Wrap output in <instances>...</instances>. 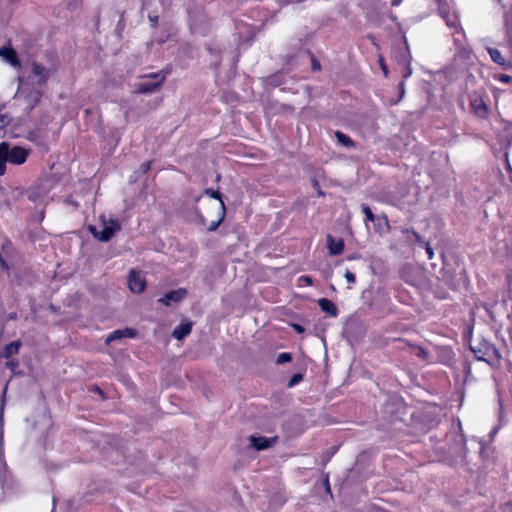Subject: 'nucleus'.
<instances>
[{
    "label": "nucleus",
    "instance_id": "obj_1",
    "mask_svg": "<svg viewBox=\"0 0 512 512\" xmlns=\"http://www.w3.org/2000/svg\"><path fill=\"white\" fill-rule=\"evenodd\" d=\"M28 156V151L20 146L11 147L7 142L0 143V175L6 172V163L12 165L23 164Z\"/></svg>",
    "mask_w": 512,
    "mask_h": 512
},
{
    "label": "nucleus",
    "instance_id": "obj_2",
    "mask_svg": "<svg viewBox=\"0 0 512 512\" xmlns=\"http://www.w3.org/2000/svg\"><path fill=\"white\" fill-rule=\"evenodd\" d=\"M204 194L210 197V208L213 210L214 219L209 223L208 230L215 231L225 218L226 208L218 191L206 189Z\"/></svg>",
    "mask_w": 512,
    "mask_h": 512
},
{
    "label": "nucleus",
    "instance_id": "obj_3",
    "mask_svg": "<svg viewBox=\"0 0 512 512\" xmlns=\"http://www.w3.org/2000/svg\"><path fill=\"white\" fill-rule=\"evenodd\" d=\"M471 350L478 360L491 365L498 363L501 359V354L498 349L486 340H482L476 345L471 346Z\"/></svg>",
    "mask_w": 512,
    "mask_h": 512
},
{
    "label": "nucleus",
    "instance_id": "obj_4",
    "mask_svg": "<svg viewBox=\"0 0 512 512\" xmlns=\"http://www.w3.org/2000/svg\"><path fill=\"white\" fill-rule=\"evenodd\" d=\"M89 230L95 238L106 242L111 239L115 232L120 230V224L117 220L102 218L99 228L97 226H90Z\"/></svg>",
    "mask_w": 512,
    "mask_h": 512
},
{
    "label": "nucleus",
    "instance_id": "obj_5",
    "mask_svg": "<svg viewBox=\"0 0 512 512\" xmlns=\"http://www.w3.org/2000/svg\"><path fill=\"white\" fill-rule=\"evenodd\" d=\"M166 78L162 73H151L142 76L143 81L135 85V92L138 94H149L156 91Z\"/></svg>",
    "mask_w": 512,
    "mask_h": 512
},
{
    "label": "nucleus",
    "instance_id": "obj_6",
    "mask_svg": "<svg viewBox=\"0 0 512 512\" xmlns=\"http://www.w3.org/2000/svg\"><path fill=\"white\" fill-rule=\"evenodd\" d=\"M439 13L449 28L454 29L457 33H460L465 37L464 31L459 22V16L455 11L451 12L444 7H440Z\"/></svg>",
    "mask_w": 512,
    "mask_h": 512
},
{
    "label": "nucleus",
    "instance_id": "obj_7",
    "mask_svg": "<svg viewBox=\"0 0 512 512\" xmlns=\"http://www.w3.org/2000/svg\"><path fill=\"white\" fill-rule=\"evenodd\" d=\"M128 287L133 293H142L146 287V280L140 271L131 270L128 276Z\"/></svg>",
    "mask_w": 512,
    "mask_h": 512
},
{
    "label": "nucleus",
    "instance_id": "obj_8",
    "mask_svg": "<svg viewBox=\"0 0 512 512\" xmlns=\"http://www.w3.org/2000/svg\"><path fill=\"white\" fill-rule=\"evenodd\" d=\"M278 437H265L251 435L249 437L250 446L257 451L265 450L272 447L277 442Z\"/></svg>",
    "mask_w": 512,
    "mask_h": 512
},
{
    "label": "nucleus",
    "instance_id": "obj_9",
    "mask_svg": "<svg viewBox=\"0 0 512 512\" xmlns=\"http://www.w3.org/2000/svg\"><path fill=\"white\" fill-rule=\"evenodd\" d=\"M187 295V290L185 288H179L176 290L169 291L161 297L158 302L165 306H169L172 302L178 303L183 300Z\"/></svg>",
    "mask_w": 512,
    "mask_h": 512
},
{
    "label": "nucleus",
    "instance_id": "obj_10",
    "mask_svg": "<svg viewBox=\"0 0 512 512\" xmlns=\"http://www.w3.org/2000/svg\"><path fill=\"white\" fill-rule=\"evenodd\" d=\"M470 105L478 116L485 117L488 114V107L480 96H471Z\"/></svg>",
    "mask_w": 512,
    "mask_h": 512
},
{
    "label": "nucleus",
    "instance_id": "obj_11",
    "mask_svg": "<svg viewBox=\"0 0 512 512\" xmlns=\"http://www.w3.org/2000/svg\"><path fill=\"white\" fill-rule=\"evenodd\" d=\"M136 336V331L133 329H122V330H115L112 333H110L105 342L106 344L111 343L114 340L122 339L124 337L126 338H134Z\"/></svg>",
    "mask_w": 512,
    "mask_h": 512
},
{
    "label": "nucleus",
    "instance_id": "obj_12",
    "mask_svg": "<svg viewBox=\"0 0 512 512\" xmlns=\"http://www.w3.org/2000/svg\"><path fill=\"white\" fill-rule=\"evenodd\" d=\"M327 248L330 255H339L343 252L344 242L342 239L335 240L331 235L327 236Z\"/></svg>",
    "mask_w": 512,
    "mask_h": 512
},
{
    "label": "nucleus",
    "instance_id": "obj_13",
    "mask_svg": "<svg viewBox=\"0 0 512 512\" xmlns=\"http://www.w3.org/2000/svg\"><path fill=\"white\" fill-rule=\"evenodd\" d=\"M192 329V323L189 321L181 322L172 332V336L177 340H182L188 336Z\"/></svg>",
    "mask_w": 512,
    "mask_h": 512
},
{
    "label": "nucleus",
    "instance_id": "obj_14",
    "mask_svg": "<svg viewBox=\"0 0 512 512\" xmlns=\"http://www.w3.org/2000/svg\"><path fill=\"white\" fill-rule=\"evenodd\" d=\"M0 56H2L11 66L20 67V62L14 49L2 47L0 48Z\"/></svg>",
    "mask_w": 512,
    "mask_h": 512
},
{
    "label": "nucleus",
    "instance_id": "obj_15",
    "mask_svg": "<svg viewBox=\"0 0 512 512\" xmlns=\"http://www.w3.org/2000/svg\"><path fill=\"white\" fill-rule=\"evenodd\" d=\"M317 303L321 310L331 317H336L338 315V309L332 301L326 298H321L317 301Z\"/></svg>",
    "mask_w": 512,
    "mask_h": 512
},
{
    "label": "nucleus",
    "instance_id": "obj_16",
    "mask_svg": "<svg viewBox=\"0 0 512 512\" xmlns=\"http://www.w3.org/2000/svg\"><path fill=\"white\" fill-rule=\"evenodd\" d=\"M32 73L38 77L37 84L39 85L44 84L49 77V70L37 63L32 64Z\"/></svg>",
    "mask_w": 512,
    "mask_h": 512
},
{
    "label": "nucleus",
    "instance_id": "obj_17",
    "mask_svg": "<svg viewBox=\"0 0 512 512\" xmlns=\"http://www.w3.org/2000/svg\"><path fill=\"white\" fill-rule=\"evenodd\" d=\"M486 50H487L488 54L490 55L491 60L494 63H496L500 66L506 65V60L498 49L492 48V47H487Z\"/></svg>",
    "mask_w": 512,
    "mask_h": 512
},
{
    "label": "nucleus",
    "instance_id": "obj_18",
    "mask_svg": "<svg viewBox=\"0 0 512 512\" xmlns=\"http://www.w3.org/2000/svg\"><path fill=\"white\" fill-rule=\"evenodd\" d=\"M21 347V342L20 341H13L9 344H7L4 349H3V352H2V356L4 358H9L11 357L12 355H15L18 353L19 349Z\"/></svg>",
    "mask_w": 512,
    "mask_h": 512
},
{
    "label": "nucleus",
    "instance_id": "obj_19",
    "mask_svg": "<svg viewBox=\"0 0 512 512\" xmlns=\"http://www.w3.org/2000/svg\"><path fill=\"white\" fill-rule=\"evenodd\" d=\"M412 353L417 356L418 358H421L422 360L427 361L429 358V353L426 349H424L421 346H411Z\"/></svg>",
    "mask_w": 512,
    "mask_h": 512
},
{
    "label": "nucleus",
    "instance_id": "obj_20",
    "mask_svg": "<svg viewBox=\"0 0 512 512\" xmlns=\"http://www.w3.org/2000/svg\"><path fill=\"white\" fill-rule=\"evenodd\" d=\"M335 135L339 143L343 144L344 146L349 147L353 145L352 140L342 132H336Z\"/></svg>",
    "mask_w": 512,
    "mask_h": 512
},
{
    "label": "nucleus",
    "instance_id": "obj_21",
    "mask_svg": "<svg viewBox=\"0 0 512 512\" xmlns=\"http://www.w3.org/2000/svg\"><path fill=\"white\" fill-rule=\"evenodd\" d=\"M292 359V356L290 353H287V352H283V353H280L278 356H277V359H276V363L281 365V364H284V363H287V362H290Z\"/></svg>",
    "mask_w": 512,
    "mask_h": 512
},
{
    "label": "nucleus",
    "instance_id": "obj_22",
    "mask_svg": "<svg viewBox=\"0 0 512 512\" xmlns=\"http://www.w3.org/2000/svg\"><path fill=\"white\" fill-rule=\"evenodd\" d=\"M361 208H362L363 213L365 214L366 221L373 222L375 217H374V214L372 213L371 209L367 205H362Z\"/></svg>",
    "mask_w": 512,
    "mask_h": 512
},
{
    "label": "nucleus",
    "instance_id": "obj_23",
    "mask_svg": "<svg viewBox=\"0 0 512 512\" xmlns=\"http://www.w3.org/2000/svg\"><path fill=\"white\" fill-rule=\"evenodd\" d=\"M302 380V375L301 374H294L290 380H289V383H288V387H293L295 386L296 384H298L300 381Z\"/></svg>",
    "mask_w": 512,
    "mask_h": 512
},
{
    "label": "nucleus",
    "instance_id": "obj_24",
    "mask_svg": "<svg viewBox=\"0 0 512 512\" xmlns=\"http://www.w3.org/2000/svg\"><path fill=\"white\" fill-rule=\"evenodd\" d=\"M344 277L349 284H354L356 281L355 275L349 270H346Z\"/></svg>",
    "mask_w": 512,
    "mask_h": 512
},
{
    "label": "nucleus",
    "instance_id": "obj_25",
    "mask_svg": "<svg viewBox=\"0 0 512 512\" xmlns=\"http://www.w3.org/2000/svg\"><path fill=\"white\" fill-rule=\"evenodd\" d=\"M379 65H380V68L384 74L385 77L388 76V68L384 62V59L382 57H379Z\"/></svg>",
    "mask_w": 512,
    "mask_h": 512
},
{
    "label": "nucleus",
    "instance_id": "obj_26",
    "mask_svg": "<svg viewBox=\"0 0 512 512\" xmlns=\"http://www.w3.org/2000/svg\"><path fill=\"white\" fill-rule=\"evenodd\" d=\"M411 74H412V69H411L410 65L408 64L403 71V75H402L403 80L408 79L411 76Z\"/></svg>",
    "mask_w": 512,
    "mask_h": 512
},
{
    "label": "nucleus",
    "instance_id": "obj_27",
    "mask_svg": "<svg viewBox=\"0 0 512 512\" xmlns=\"http://www.w3.org/2000/svg\"><path fill=\"white\" fill-rule=\"evenodd\" d=\"M507 304V300L503 301V304L499 305V319H501L505 314V306Z\"/></svg>",
    "mask_w": 512,
    "mask_h": 512
},
{
    "label": "nucleus",
    "instance_id": "obj_28",
    "mask_svg": "<svg viewBox=\"0 0 512 512\" xmlns=\"http://www.w3.org/2000/svg\"><path fill=\"white\" fill-rule=\"evenodd\" d=\"M300 281H303L306 285L312 284V279L309 276H301Z\"/></svg>",
    "mask_w": 512,
    "mask_h": 512
},
{
    "label": "nucleus",
    "instance_id": "obj_29",
    "mask_svg": "<svg viewBox=\"0 0 512 512\" xmlns=\"http://www.w3.org/2000/svg\"><path fill=\"white\" fill-rule=\"evenodd\" d=\"M426 253H427L429 259L433 258L434 252L429 244L426 245Z\"/></svg>",
    "mask_w": 512,
    "mask_h": 512
},
{
    "label": "nucleus",
    "instance_id": "obj_30",
    "mask_svg": "<svg viewBox=\"0 0 512 512\" xmlns=\"http://www.w3.org/2000/svg\"><path fill=\"white\" fill-rule=\"evenodd\" d=\"M400 98H403L405 94V83L404 80L399 84Z\"/></svg>",
    "mask_w": 512,
    "mask_h": 512
},
{
    "label": "nucleus",
    "instance_id": "obj_31",
    "mask_svg": "<svg viewBox=\"0 0 512 512\" xmlns=\"http://www.w3.org/2000/svg\"><path fill=\"white\" fill-rule=\"evenodd\" d=\"M149 20L152 24V26H156L158 22V16L157 15H149Z\"/></svg>",
    "mask_w": 512,
    "mask_h": 512
},
{
    "label": "nucleus",
    "instance_id": "obj_32",
    "mask_svg": "<svg viewBox=\"0 0 512 512\" xmlns=\"http://www.w3.org/2000/svg\"><path fill=\"white\" fill-rule=\"evenodd\" d=\"M150 168V163L149 162H145L141 165V169L143 170V172H147Z\"/></svg>",
    "mask_w": 512,
    "mask_h": 512
},
{
    "label": "nucleus",
    "instance_id": "obj_33",
    "mask_svg": "<svg viewBox=\"0 0 512 512\" xmlns=\"http://www.w3.org/2000/svg\"><path fill=\"white\" fill-rule=\"evenodd\" d=\"M500 80L504 83H508L511 80V77L509 75H502Z\"/></svg>",
    "mask_w": 512,
    "mask_h": 512
},
{
    "label": "nucleus",
    "instance_id": "obj_34",
    "mask_svg": "<svg viewBox=\"0 0 512 512\" xmlns=\"http://www.w3.org/2000/svg\"><path fill=\"white\" fill-rule=\"evenodd\" d=\"M39 99H40V94L37 92L33 96L32 105H35L39 101Z\"/></svg>",
    "mask_w": 512,
    "mask_h": 512
},
{
    "label": "nucleus",
    "instance_id": "obj_35",
    "mask_svg": "<svg viewBox=\"0 0 512 512\" xmlns=\"http://www.w3.org/2000/svg\"><path fill=\"white\" fill-rule=\"evenodd\" d=\"M199 221H200V224H202V225H205V223H206L205 217L201 214H199Z\"/></svg>",
    "mask_w": 512,
    "mask_h": 512
},
{
    "label": "nucleus",
    "instance_id": "obj_36",
    "mask_svg": "<svg viewBox=\"0 0 512 512\" xmlns=\"http://www.w3.org/2000/svg\"><path fill=\"white\" fill-rule=\"evenodd\" d=\"M294 328L299 333L303 331V328L300 325H298V324L294 325Z\"/></svg>",
    "mask_w": 512,
    "mask_h": 512
},
{
    "label": "nucleus",
    "instance_id": "obj_37",
    "mask_svg": "<svg viewBox=\"0 0 512 512\" xmlns=\"http://www.w3.org/2000/svg\"><path fill=\"white\" fill-rule=\"evenodd\" d=\"M401 1H402V0H392L391 4H392L393 6H398V5H400Z\"/></svg>",
    "mask_w": 512,
    "mask_h": 512
},
{
    "label": "nucleus",
    "instance_id": "obj_38",
    "mask_svg": "<svg viewBox=\"0 0 512 512\" xmlns=\"http://www.w3.org/2000/svg\"><path fill=\"white\" fill-rule=\"evenodd\" d=\"M313 68H314V69H318V68H319V66H318L316 63H313Z\"/></svg>",
    "mask_w": 512,
    "mask_h": 512
},
{
    "label": "nucleus",
    "instance_id": "obj_39",
    "mask_svg": "<svg viewBox=\"0 0 512 512\" xmlns=\"http://www.w3.org/2000/svg\"><path fill=\"white\" fill-rule=\"evenodd\" d=\"M455 43H458L460 40L458 38H454Z\"/></svg>",
    "mask_w": 512,
    "mask_h": 512
},
{
    "label": "nucleus",
    "instance_id": "obj_40",
    "mask_svg": "<svg viewBox=\"0 0 512 512\" xmlns=\"http://www.w3.org/2000/svg\"><path fill=\"white\" fill-rule=\"evenodd\" d=\"M327 491H330V487H329V484L327 483Z\"/></svg>",
    "mask_w": 512,
    "mask_h": 512
}]
</instances>
